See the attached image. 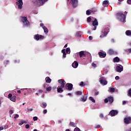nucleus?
<instances>
[{
	"mask_svg": "<svg viewBox=\"0 0 131 131\" xmlns=\"http://www.w3.org/2000/svg\"><path fill=\"white\" fill-rule=\"evenodd\" d=\"M40 26H41V27H43V23H41L40 24Z\"/></svg>",
	"mask_w": 131,
	"mask_h": 131,
	"instance_id": "680f3d73",
	"label": "nucleus"
},
{
	"mask_svg": "<svg viewBox=\"0 0 131 131\" xmlns=\"http://www.w3.org/2000/svg\"><path fill=\"white\" fill-rule=\"evenodd\" d=\"M9 113L10 114H13V113H14V112L13 111V110H10L9 111Z\"/></svg>",
	"mask_w": 131,
	"mask_h": 131,
	"instance_id": "09e8293b",
	"label": "nucleus"
},
{
	"mask_svg": "<svg viewBox=\"0 0 131 131\" xmlns=\"http://www.w3.org/2000/svg\"><path fill=\"white\" fill-rule=\"evenodd\" d=\"M20 18L22 19L21 22H23V23L25 24V26H29V25H30V24L29 23V21H28L27 17L20 16Z\"/></svg>",
	"mask_w": 131,
	"mask_h": 131,
	"instance_id": "7ed1b4c3",
	"label": "nucleus"
},
{
	"mask_svg": "<svg viewBox=\"0 0 131 131\" xmlns=\"http://www.w3.org/2000/svg\"><path fill=\"white\" fill-rule=\"evenodd\" d=\"M68 47V45L67 44H66L64 46V48H67Z\"/></svg>",
	"mask_w": 131,
	"mask_h": 131,
	"instance_id": "338daca9",
	"label": "nucleus"
},
{
	"mask_svg": "<svg viewBox=\"0 0 131 131\" xmlns=\"http://www.w3.org/2000/svg\"><path fill=\"white\" fill-rule=\"evenodd\" d=\"M92 66L93 67H94L95 68H96V67H97V64L96 63L93 62L92 64Z\"/></svg>",
	"mask_w": 131,
	"mask_h": 131,
	"instance_id": "4c0bfd02",
	"label": "nucleus"
},
{
	"mask_svg": "<svg viewBox=\"0 0 131 131\" xmlns=\"http://www.w3.org/2000/svg\"><path fill=\"white\" fill-rule=\"evenodd\" d=\"M8 99H10V101H12V102H16V96H13V94H9L8 95Z\"/></svg>",
	"mask_w": 131,
	"mask_h": 131,
	"instance_id": "9b49d317",
	"label": "nucleus"
},
{
	"mask_svg": "<svg viewBox=\"0 0 131 131\" xmlns=\"http://www.w3.org/2000/svg\"><path fill=\"white\" fill-rule=\"evenodd\" d=\"M127 4H128V5H131V0H127Z\"/></svg>",
	"mask_w": 131,
	"mask_h": 131,
	"instance_id": "49530a36",
	"label": "nucleus"
},
{
	"mask_svg": "<svg viewBox=\"0 0 131 131\" xmlns=\"http://www.w3.org/2000/svg\"><path fill=\"white\" fill-rule=\"evenodd\" d=\"M61 53H62V54H64V53H66V52H65V49H63V50L61 51Z\"/></svg>",
	"mask_w": 131,
	"mask_h": 131,
	"instance_id": "5fc2aeb1",
	"label": "nucleus"
},
{
	"mask_svg": "<svg viewBox=\"0 0 131 131\" xmlns=\"http://www.w3.org/2000/svg\"><path fill=\"white\" fill-rule=\"evenodd\" d=\"M98 95H99V92H96V93L94 94V96H98Z\"/></svg>",
	"mask_w": 131,
	"mask_h": 131,
	"instance_id": "864d4df0",
	"label": "nucleus"
},
{
	"mask_svg": "<svg viewBox=\"0 0 131 131\" xmlns=\"http://www.w3.org/2000/svg\"><path fill=\"white\" fill-rule=\"evenodd\" d=\"M23 121H24V123H28V121H27L23 120Z\"/></svg>",
	"mask_w": 131,
	"mask_h": 131,
	"instance_id": "052dcab7",
	"label": "nucleus"
},
{
	"mask_svg": "<svg viewBox=\"0 0 131 131\" xmlns=\"http://www.w3.org/2000/svg\"><path fill=\"white\" fill-rule=\"evenodd\" d=\"M117 114H118V111L117 110H112L109 113V115L111 116H115Z\"/></svg>",
	"mask_w": 131,
	"mask_h": 131,
	"instance_id": "ddd939ff",
	"label": "nucleus"
},
{
	"mask_svg": "<svg viewBox=\"0 0 131 131\" xmlns=\"http://www.w3.org/2000/svg\"><path fill=\"white\" fill-rule=\"evenodd\" d=\"M74 131H81L80 130V129H79V128L78 127H76L75 129H74Z\"/></svg>",
	"mask_w": 131,
	"mask_h": 131,
	"instance_id": "58836bf2",
	"label": "nucleus"
},
{
	"mask_svg": "<svg viewBox=\"0 0 131 131\" xmlns=\"http://www.w3.org/2000/svg\"><path fill=\"white\" fill-rule=\"evenodd\" d=\"M125 131H131V128L126 129Z\"/></svg>",
	"mask_w": 131,
	"mask_h": 131,
	"instance_id": "69168bd1",
	"label": "nucleus"
},
{
	"mask_svg": "<svg viewBox=\"0 0 131 131\" xmlns=\"http://www.w3.org/2000/svg\"><path fill=\"white\" fill-rule=\"evenodd\" d=\"M124 122L125 124H129V123H131V117H125L124 119Z\"/></svg>",
	"mask_w": 131,
	"mask_h": 131,
	"instance_id": "9d476101",
	"label": "nucleus"
},
{
	"mask_svg": "<svg viewBox=\"0 0 131 131\" xmlns=\"http://www.w3.org/2000/svg\"><path fill=\"white\" fill-rule=\"evenodd\" d=\"M98 19H97V18H95L94 21L93 22V26H94L93 30H96V29H97V26H98Z\"/></svg>",
	"mask_w": 131,
	"mask_h": 131,
	"instance_id": "4468645a",
	"label": "nucleus"
},
{
	"mask_svg": "<svg viewBox=\"0 0 131 131\" xmlns=\"http://www.w3.org/2000/svg\"><path fill=\"white\" fill-rule=\"evenodd\" d=\"M63 58H66V52L64 53H63Z\"/></svg>",
	"mask_w": 131,
	"mask_h": 131,
	"instance_id": "603ef678",
	"label": "nucleus"
},
{
	"mask_svg": "<svg viewBox=\"0 0 131 131\" xmlns=\"http://www.w3.org/2000/svg\"><path fill=\"white\" fill-rule=\"evenodd\" d=\"M34 121H36V120H37L38 118L37 117H34L33 118Z\"/></svg>",
	"mask_w": 131,
	"mask_h": 131,
	"instance_id": "37998d69",
	"label": "nucleus"
},
{
	"mask_svg": "<svg viewBox=\"0 0 131 131\" xmlns=\"http://www.w3.org/2000/svg\"><path fill=\"white\" fill-rule=\"evenodd\" d=\"M23 124H24V122L23 120H21L20 121V123L19 124V125H23Z\"/></svg>",
	"mask_w": 131,
	"mask_h": 131,
	"instance_id": "a18cd8bd",
	"label": "nucleus"
},
{
	"mask_svg": "<svg viewBox=\"0 0 131 131\" xmlns=\"http://www.w3.org/2000/svg\"><path fill=\"white\" fill-rule=\"evenodd\" d=\"M66 90H68V91H72L73 89V84L72 83H68L66 84Z\"/></svg>",
	"mask_w": 131,
	"mask_h": 131,
	"instance_id": "1a4fd4ad",
	"label": "nucleus"
},
{
	"mask_svg": "<svg viewBox=\"0 0 131 131\" xmlns=\"http://www.w3.org/2000/svg\"><path fill=\"white\" fill-rule=\"evenodd\" d=\"M123 67L122 66H121V67H120V66H117L116 67V71L117 72H121L122 71H123Z\"/></svg>",
	"mask_w": 131,
	"mask_h": 131,
	"instance_id": "f3484780",
	"label": "nucleus"
},
{
	"mask_svg": "<svg viewBox=\"0 0 131 131\" xmlns=\"http://www.w3.org/2000/svg\"><path fill=\"white\" fill-rule=\"evenodd\" d=\"M9 63H10V61L9 60H6L4 62V64L5 65H8V64H9Z\"/></svg>",
	"mask_w": 131,
	"mask_h": 131,
	"instance_id": "e433bc0d",
	"label": "nucleus"
},
{
	"mask_svg": "<svg viewBox=\"0 0 131 131\" xmlns=\"http://www.w3.org/2000/svg\"><path fill=\"white\" fill-rule=\"evenodd\" d=\"M76 95H77L78 96H80V95H82V92L81 91H77L76 93Z\"/></svg>",
	"mask_w": 131,
	"mask_h": 131,
	"instance_id": "c756f323",
	"label": "nucleus"
},
{
	"mask_svg": "<svg viewBox=\"0 0 131 131\" xmlns=\"http://www.w3.org/2000/svg\"><path fill=\"white\" fill-rule=\"evenodd\" d=\"M83 82L81 81L79 84V85H80V86H82L83 85Z\"/></svg>",
	"mask_w": 131,
	"mask_h": 131,
	"instance_id": "8fccbe9b",
	"label": "nucleus"
},
{
	"mask_svg": "<svg viewBox=\"0 0 131 131\" xmlns=\"http://www.w3.org/2000/svg\"><path fill=\"white\" fill-rule=\"evenodd\" d=\"M49 0H37L35 2V4L37 6V7H40L42 6L46 2H48Z\"/></svg>",
	"mask_w": 131,
	"mask_h": 131,
	"instance_id": "423d86ee",
	"label": "nucleus"
},
{
	"mask_svg": "<svg viewBox=\"0 0 131 131\" xmlns=\"http://www.w3.org/2000/svg\"><path fill=\"white\" fill-rule=\"evenodd\" d=\"M89 39H90V40H93V37H92V36H89Z\"/></svg>",
	"mask_w": 131,
	"mask_h": 131,
	"instance_id": "6e6d98bb",
	"label": "nucleus"
},
{
	"mask_svg": "<svg viewBox=\"0 0 131 131\" xmlns=\"http://www.w3.org/2000/svg\"><path fill=\"white\" fill-rule=\"evenodd\" d=\"M38 92L40 94H42V93H43V90H39Z\"/></svg>",
	"mask_w": 131,
	"mask_h": 131,
	"instance_id": "de8ad7c7",
	"label": "nucleus"
},
{
	"mask_svg": "<svg viewBox=\"0 0 131 131\" xmlns=\"http://www.w3.org/2000/svg\"><path fill=\"white\" fill-rule=\"evenodd\" d=\"M71 3L73 8H76L78 5V0H71Z\"/></svg>",
	"mask_w": 131,
	"mask_h": 131,
	"instance_id": "f8f14e48",
	"label": "nucleus"
},
{
	"mask_svg": "<svg viewBox=\"0 0 131 131\" xmlns=\"http://www.w3.org/2000/svg\"><path fill=\"white\" fill-rule=\"evenodd\" d=\"M42 29H43L44 32L45 33H48V32H49V30L46 26L42 27Z\"/></svg>",
	"mask_w": 131,
	"mask_h": 131,
	"instance_id": "4be33fe9",
	"label": "nucleus"
},
{
	"mask_svg": "<svg viewBox=\"0 0 131 131\" xmlns=\"http://www.w3.org/2000/svg\"><path fill=\"white\" fill-rule=\"evenodd\" d=\"M47 106H48V104L46 102H42V105H41V107L43 108H45L47 107Z\"/></svg>",
	"mask_w": 131,
	"mask_h": 131,
	"instance_id": "b1692460",
	"label": "nucleus"
},
{
	"mask_svg": "<svg viewBox=\"0 0 131 131\" xmlns=\"http://www.w3.org/2000/svg\"><path fill=\"white\" fill-rule=\"evenodd\" d=\"M89 100H90V101H92V102H93V103H96V100L94 99V98H93V97H90Z\"/></svg>",
	"mask_w": 131,
	"mask_h": 131,
	"instance_id": "c85d7f7f",
	"label": "nucleus"
},
{
	"mask_svg": "<svg viewBox=\"0 0 131 131\" xmlns=\"http://www.w3.org/2000/svg\"><path fill=\"white\" fill-rule=\"evenodd\" d=\"M33 109L30 108L28 110V112H29V111H33Z\"/></svg>",
	"mask_w": 131,
	"mask_h": 131,
	"instance_id": "13d9d810",
	"label": "nucleus"
},
{
	"mask_svg": "<svg viewBox=\"0 0 131 131\" xmlns=\"http://www.w3.org/2000/svg\"><path fill=\"white\" fill-rule=\"evenodd\" d=\"M87 99H88V97H86V96H83V97L81 98L80 101H81L82 102H85Z\"/></svg>",
	"mask_w": 131,
	"mask_h": 131,
	"instance_id": "aec40b11",
	"label": "nucleus"
},
{
	"mask_svg": "<svg viewBox=\"0 0 131 131\" xmlns=\"http://www.w3.org/2000/svg\"><path fill=\"white\" fill-rule=\"evenodd\" d=\"M115 79L116 80H118V79H119V76H116Z\"/></svg>",
	"mask_w": 131,
	"mask_h": 131,
	"instance_id": "3c124183",
	"label": "nucleus"
},
{
	"mask_svg": "<svg viewBox=\"0 0 131 131\" xmlns=\"http://www.w3.org/2000/svg\"><path fill=\"white\" fill-rule=\"evenodd\" d=\"M100 127H101V125H98L97 126L96 128H100Z\"/></svg>",
	"mask_w": 131,
	"mask_h": 131,
	"instance_id": "bf43d9fd",
	"label": "nucleus"
},
{
	"mask_svg": "<svg viewBox=\"0 0 131 131\" xmlns=\"http://www.w3.org/2000/svg\"><path fill=\"white\" fill-rule=\"evenodd\" d=\"M43 114H47V113H48V110H44L43 111Z\"/></svg>",
	"mask_w": 131,
	"mask_h": 131,
	"instance_id": "a19ab883",
	"label": "nucleus"
},
{
	"mask_svg": "<svg viewBox=\"0 0 131 131\" xmlns=\"http://www.w3.org/2000/svg\"><path fill=\"white\" fill-rule=\"evenodd\" d=\"M128 52L131 53V48L128 49Z\"/></svg>",
	"mask_w": 131,
	"mask_h": 131,
	"instance_id": "774afa93",
	"label": "nucleus"
},
{
	"mask_svg": "<svg viewBox=\"0 0 131 131\" xmlns=\"http://www.w3.org/2000/svg\"><path fill=\"white\" fill-rule=\"evenodd\" d=\"M114 62H116L117 63H118V62H120V59L118 57H116L113 59Z\"/></svg>",
	"mask_w": 131,
	"mask_h": 131,
	"instance_id": "412c9836",
	"label": "nucleus"
},
{
	"mask_svg": "<svg viewBox=\"0 0 131 131\" xmlns=\"http://www.w3.org/2000/svg\"><path fill=\"white\" fill-rule=\"evenodd\" d=\"M70 126H73V127H75V126H76V124L75 123H74L73 122H70Z\"/></svg>",
	"mask_w": 131,
	"mask_h": 131,
	"instance_id": "bb28decb",
	"label": "nucleus"
},
{
	"mask_svg": "<svg viewBox=\"0 0 131 131\" xmlns=\"http://www.w3.org/2000/svg\"><path fill=\"white\" fill-rule=\"evenodd\" d=\"M108 54L109 55H114V50L113 49H110L108 50Z\"/></svg>",
	"mask_w": 131,
	"mask_h": 131,
	"instance_id": "a878e982",
	"label": "nucleus"
},
{
	"mask_svg": "<svg viewBox=\"0 0 131 131\" xmlns=\"http://www.w3.org/2000/svg\"><path fill=\"white\" fill-rule=\"evenodd\" d=\"M76 36H77L78 37L81 36V35H80V31H78L76 33Z\"/></svg>",
	"mask_w": 131,
	"mask_h": 131,
	"instance_id": "2f4dec72",
	"label": "nucleus"
},
{
	"mask_svg": "<svg viewBox=\"0 0 131 131\" xmlns=\"http://www.w3.org/2000/svg\"><path fill=\"white\" fill-rule=\"evenodd\" d=\"M46 91L47 92H51V91H52V87L50 86V87L46 88Z\"/></svg>",
	"mask_w": 131,
	"mask_h": 131,
	"instance_id": "72a5a7b5",
	"label": "nucleus"
},
{
	"mask_svg": "<svg viewBox=\"0 0 131 131\" xmlns=\"http://www.w3.org/2000/svg\"><path fill=\"white\" fill-rule=\"evenodd\" d=\"M73 68H77L78 67V62L76 61H75L72 64Z\"/></svg>",
	"mask_w": 131,
	"mask_h": 131,
	"instance_id": "a211bd4d",
	"label": "nucleus"
},
{
	"mask_svg": "<svg viewBox=\"0 0 131 131\" xmlns=\"http://www.w3.org/2000/svg\"><path fill=\"white\" fill-rule=\"evenodd\" d=\"M109 4V1H104L103 2V5H108Z\"/></svg>",
	"mask_w": 131,
	"mask_h": 131,
	"instance_id": "f704fd0d",
	"label": "nucleus"
},
{
	"mask_svg": "<svg viewBox=\"0 0 131 131\" xmlns=\"http://www.w3.org/2000/svg\"><path fill=\"white\" fill-rule=\"evenodd\" d=\"M45 79L47 83H51V82H52V79L50 78L49 77H46Z\"/></svg>",
	"mask_w": 131,
	"mask_h": 131,
	"instance_id": "6ab92c4d",
	"label": "nucleus"
},
{
	"mask_svg": "<svg viewBox=\"0 0 131 131\" xmlns=\"http://www.w3.org/2000/svg\"><path fill=\"white\" fill-rule=\"evenodd\" d=\"M4 129V127H0V131L3 130Z\"/></svg>",
	"mask_w": 131,
	"mask_h": 131,
	"instance_id": "0e129e2a",
	"label": "nucleus"
},
{
	"mask_svg": "<svg viewBox=\"0 0 131 131\" xmlns=\"http://www.w3.org/2000/svg\"><path fill=\"white\" fill-rule=\"evenodd\" d=\"M79 56H80V58H81L82 57V56H84V57H85V54H84V51H80L79 52Z\"/></svg>",
	"mask_w": 131,
	"mask_h": 131,
	"instance_id": "393cba45",
	"label": "nucleus"
},
{
	"mask_svg": "<svg viewBox=\"0 0 131 131\" xmlns=\"http://www.w3.org/2000/svg\"><path fill=\"white\" fill-rule=\"evenodd\" d=\"M125 34H126V35H127V36H131V31H130V30H127V31L125 32Z\"/></svg>",
	"mask_w": 131,
	"mask_h": 131,
	"instance_id": "5701e85b",
	"label": "nucleus"
},
{
	"mask_svg": "<svg viewBox=\"0 0 131 131\" xmlns=\"http://www.w3.org/2000/svg\"><path fill=\"white\" fill-rule=\"evenodd\" d=\"M91 12H92V10H88L86 11V14L89 15H91Z\"/></svg>",
	"mask_w": 131,
	"mask_h": 131,
	"instance_id": "7c9ffc66",
	"label": "nucleus"
},
{
	"mask_svg": "<svg viewBox=\"0 0 131 131\" xmlns=\"http://www.w3.org/2000/svg\"><path fill=\"white\" fill-rule=\"evenodd\" d=\"M99 117H100V118H104V115H103V114H100L99 115Z\"/></svg>",
	"mask_w": 131,
	"mask_h": 131,
	"instance_id": "79ce46f5",
	"label": "nucleus"
},
{
	"mask_svg": "<svg viewBox=\"0 0 131 131\" xmlns=\"http://www.w3.org/2000/svg\"><path fill=\"white\" fill-rule=\"evenodd\" d=\"M58 82L59 83L60 86H58L57 88V92L60 93H63L64 92L63 89H64L66 86V81H65V80L61 79H59Z\"/></svg>",
	"mask_w": 131,
	"mask_h": 131,
	"instance_id": "f257e3e1",
	"label": "nucleus"
},
{
	"mask_svg": "<svg viewBox=\"0 0 131 131\" xmlns=\"http://www.w3.org/2000/svg\"><path fill=\"white\" fill-rule=\"evenodd\" d=\"M108 32H109V29L108 28L104 29L101 34L100 36V38H103V37H105V36H107V34H108Z\"/></svg>",
	"mask_w": 131,
	"mask_h": 131,
	"instance_id": "20e7f679",
	"label": "nucleus"
},
{
	"mask_svg": "<svg viewBox=\"0 0 131 131\" xmlns=\"http://www.w3.org/2000/svg\"><path fill=\"white\" fill-rule=\"evenodd\" d=\"M98 55L100 58H105V57H106L107 54H106V52H98Z\"/></svg>",
	"mask_w": 131,
	"mask_h": 131,
	"instance_id": "2eb2a0df",
	"label": "nucleus"
},
{
	"mask_svg": "<svg viewBox=\"0 0 131 131\" xmlns=\"http://www.w3.org/2000/svg\"><path fill=\"white\" fill-rule=\"evenodd\" d=\"M26 128L28 129L29 127H30V125L29 124H26L25 126Z\"/></svg>",
	"mask_w": 131,
	"mask_h": 131,
	"instance_id": "ea45409f",
	"label": "nucleus"
},
{
	"mask_svg": "<svg viewBox=\"0 0 131 131\" xmlns=\"http://www.w3.org/2000/svg\"><path fill=\"white\" fill-rule=\"evenodd\" d=\"M99 79V81L101 84H102V85H106V84L108 83V82L107 81V80H106V79H105V78L103 77H100Z\"/></svg>",
	"mask_w": 131,
	"mask_h": 131,
	"instance_id": "6e6552de",
	"label": "nucleus"
},
{
	"mask_svg": "<svg viewBox=\"0 0 131 131\" xmlns=\"http://www.w3.org/2000/svg\"><path fill=\"white\" fill-rule=\"evenodd\" d=\"M16 5L18 6V8L19 10H21L23 6V0H17V2H16Z\"/></svg>",
	"mask_w": 131,
	"mask_h": 131,
	"instance_id": "0eeeda50",
	"label": "nucleus"
},
{
	"mask_svg": "<svg viewBox=\"0 0 131 131\" xmlns=\"http://www.w3.org/2000/svg\"><path fill=\"white\" fill-rule=\"evenodd\" d=\"M17 93L18 94H21V90H18Z\"/></svg>",
	"mask_w": 131,
	"mask_h": 131,
	"instance_id": "e2e57ef3",
	"label": "nucleus"
},
{
	"mask_svg": "<svg viewBox=\"0 0 131 131\" xmlns=\"http://www.w3.org/2000/svg\"><path fill=\"white\" fill-rule=\"evenodd\" d=\"M110 91L111 93H114L115 92V89L112 88L110 89Z\"/></svg>",
	"mask_w": 131,
	"mask_h": 131,
	"instance_id": "473e14b6",
	"label": "nucleus"
},
{
	"mask_svg": "<svg viewBox=\"0 0 131 131\" xmlns=\"http://www.w3.org/2000/svg\"><path fill=\"white\" fill-rule=\"evenodd\" d=\"M116 16L118 19H119L120 22H123L124 23L125 22V19H126V15H125L123 13L121 12H119L116 14Z\"/></svg>",
	"mask_w": 131,
	"mask_h": 131,
	"instance_id": "f03ea898",
	"label": "nucleus"
},
{
	"mask_svg": "<svg viewBox=\"0 0 131 131\" xmlns=\"http://www.w3.org/2000/svg\"><path fill=\"white\" fill-rule=\"evenodd\" d=\"M18 117H19V115H18V114H16V115H14V118H15V119L18 118Z\"/></svg>",
	"mask_w": 131,
	"mask_h": 131,
	"instance_id": "c03bdc74",
	"label": "nucleus"
},
{
	"mask_svg": "<svg viewBox=\"0 0 131 131\" xmlns=\"http://www.w3.org/2000/svg\"><path fill=\"white\" fill-rule=\"evenodd\" d=\"M126 104V101H123L122 103V105H125Z\"/></svg>",
	"mask_w": 131,
	"mask_h": 131,
	"instance_id": "4d7b16f0",
	"label": "nucleus"
},
{
	"mask_svg": "<svg viewBox=\"0 0 131 131\" xmlns=\"http://www.w3.org/2000/svg\"><path fill=\"white\" fill-rule=\"evenodd\" d=\"M34 38L35 39H36V40H39V39H43V36L41 35H38V34H36L35 35Z\"/></svg>",
	"mask_w": 131,
	"mask_h": 131,
	"instance_id": "dca6fc26",
	"label": "nucleus"
},
{
	"mask_svg": "<svg viewBox=\"0 0 131 131\" xmlns=\"http://www.w3.org/2000/svg\"><path fill=\"white\" fill-rule=\"evenodd\" d=\"M87 21L88 22H89L90 23V22H91L92 21V18H91V16L89 17L88 18H87Z\"/></svg>",
	"mask_w": 131,
	"mask_h": 131,
	"instance_id": "c9c22d12",
	"label": "nucleus"
},
{
	"mask_svg": "<svg viewBox=\"0 0 131 131\" xmlns=\"http://www.w3.org/2000/svg\"><path fill=\"white\" fill-rule=\"evenodd\" d=\"M109 102L110 105H112V103L114 102V98L112 96H109L104 99V103H108Z\"/></svg>",
	"mask_w": 131,
	"mask_h": 131,
	"instance_id": "39448f33",
	"label": "nucleus"
},
{
	"mask_svg": "<svg viewBox=\"0 0 131 131\" xmlns=\"http://www.w3.org/2000/svg\"><path fill=\"white\" fill-rule=\"evenodd\" d=\"M70 48H67L66 50V52L67 54H70L71 52Z\"/></svg>",
	"mask_w": 131,
	"mask_h": 131,
	"instance_id": "cd10ccee",
	"label": "nucleus"
}]
</instances>
